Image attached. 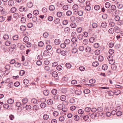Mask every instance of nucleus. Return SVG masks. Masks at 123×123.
<instances>
[{"mask_svg": "<svg viewBox=\"0 0 123 123\" xmlns=\"http://www.w3.org/2000/svg\"><path fill=\"white\" fill-rule=\"evenodd\" d=\"M14 4L13 1L11 0H10L8 2V4L9 6H13Z\"/></svg>", "mask_w": 123, "mask_h": 123, "instance_id": "0eeeda50", "label": "nucleus"}, {"mask_svg": "<svg viewBox=\"0 0 123 123\" xmlns=\"http://www.w3.org/2000/svg\"><path fill=\"white\" fill-rule=\"evenodd\" d=\"M111 68L113 70H115L117 69V66L116 65L113 64L111 65Z\"/></svg>", "mask_w": 123, "mask_h": 123, "instance_id": "7c9ffc66", "label": "nucleus"}, {"mask_svg": "<svg viewBox=\"0 0 123 123\" xmlns=\"http://www.w3.org/2000/svg\"><path fill=\"white\" fill-rule=\"evenodd\" d=\"M46 104L44 103H41L40 105L41 107L42 108H44L46 106Z\"/></svg>", "mask_w": 123, "mask_h": 123, "instance_id": "a19ab883", "label": "nucleus"}, {"mask_svg": "<svg viewBox=\"0 0 123 123\" xmlns=\"http://www.w3.org/2000/svg\"><path fill=\"white\" fill-rule=\"evenodd\" d=\"M71 27L72 28H75L76 27V24L74 22H72L70 24Z\"/></svg>", "mask_w": 123, "mask_h": 123, "instance_id": "f3484780", "label": "nucleus"}, {"mask_svg": "<svg viewBox=\"0 0 123 123\" xmlns=\"http://www.w3.org/2000/svg\"><path fill=\"white\" fill-rule=\"evenodd\" d=\"M19 10L21 12H22L23 11L26 12L28 11V10L27 8H25V7L23 6L20 7L19 9Z\"/></svg>", "mask_w": 123, "mask_h": 123, "instance_id": "7ed1b4c3", "label": "nucleus"}, {"mask_svg": "<svg viewBox=\"0 0 123 123\" xmlns=\"http://www.w3.org/2000/svg\"><path fill=\"white\" fill-rule=\"evenodd\" d=\"M123 22L122 20H119V21H117V24L119 25H123Z\"/></svg>", "mask_w": 123, "mask_h": 123, "instance_id": "e433bc0d", "label": "nucleus"}, {"mask_svg": "<svg viewBox=\"0 0 123 123\" xmlns=\"http://www.w3.org/2000/svg\"><path fill=\"white\" fill-rule=\"evenodd\" d=\"M9 38V36L6 34L4 35L3 36V38L5 40H7Z\"/></svg>", "mask_w": 123, "mask_h": 123, "instance_id": "6ab92c4d", "label": "nucleus"}, {"mask_svg": "<svg viewBox=\"0 0 123 123\" xmlns=\"http://www.w3.org/2000/svg\"><path fill=\"white\" fill-rule=\"evenodd\" d=\"M44 45L42 41H40L38 43V45L40 47H42Z\"/></svg>", "mask_w": 123, "mask_h": 123, "instance_id": "13d9d810", "label": "nucleus"}, {"mask_svg": "<svg viewBox=\"0 0 123 123\" xmlns=\"http://www.w3.org/2000/svg\"><path fill=\"white\" fill-rule=\"evenodd\" d=\"M98 60L100 62H102L103 60V57L102 56H99L98 58Z\"/></svg>", "mask_w": 123, "mask_h": 123, "instance_id": "de8ad7c7", "label": "nucleus"}, {"mask_svg": "<svg viewBox=\"0 0 123 123\" xmlns=\"http://www.w3.org/2000/svg\"><path fill=\"white\" fill-rule=\"evenodd\" d=\"M47 103L49 105H51L53 103V100L51 99L48 100L47 101Z\"/></svg>", "mask_w": 123, "mask_h": 123, "instance_id": "4be33fe9", "label": "nucleus"}, {"mask_svg": "<svg viewBox=\"0 0 123 123\" xmlns=\"http://www.w3.org/2000/svg\"><path fill=\"white\" fill-rule=\"evenodd\" d=\"M51 93L54 95H56L57 93V90L54 89L52 90Z\"/></svg>", "mask_w": 123, "mask_h": 123, "instance_id": "2f4dec72", "label": "nucleus"}, {"mask_svg": "<svg viewBox=\"0 0 123 123\" xmlns=\"http://www.w3.org/2000/svg\"><path fill=\"white\" fill-rule=\"evenodd\" d=\"M120 17L118 15H115V16L114 19L116 21H118L120 20Z\"/></svg>", "mask_w": 123, "mask_h": 123, "instance_id": "b1692460", "label": "nucleus"}, {"mask_svg": "<svg viewBox=\"0 0 123 123\" xmlns=\"http://www.w3.org/2000/svg\"><path fill=\"white\" fill-rule=\"evenodd\" d=\"M26 18L24 17H22L21 19V23H24L26 21Z\"/></svg>", "mask_w": 123, "mask_h": 123, "instance_id": "c9c22d12", "label": "nucleus"}, {"mask_svg": "<svg viewBox=\"0 0 123 123\" xmlns=\"http://www.w3.org/2000/svg\"><path fill=\"white\" fill-rule=\"evenodd\" d=\"M60 40L59 39H56L54 41V43L55 44L57 45H59L60 44Z\"/></svg>", "mask_w": 123, "mask_h": 123, "instance_id": "423d86ee", "label": "nucleus"}, {"mask_svg": "<svg viewBox=\"0 0 123 123\" xmlns=\"http://www.w3.org/2000/svg\"><path fill=\"white\" fill-rule=\"evenodd\" d=\"M29 38L28 37L25 36L23 39V41L25 43H27L29 41Z\"/></svg>", "mask_w": 123, "mask_h": 123, "instance_id": "4468645a", "label": "nucleus"}, {"mask_svg": "<svg viewBox=\"0 0 123 123\" xmlns=\"http://www.w3.org/2000/svg\"><path fill=\"white\" fill-rule=\"evenodd\" d=\"M49 9L50 11H54L55 9V7L53 5H51L49 6Z\"/></svg>", "mask_w": 123, "mask_h": 123, "instance_id": "a211bd4d", "label": "nucleus"}, {"mask_svg": "<svg viewBox=\"0 0 123 123\" xmlns=\"http://www.w3.org/2000/svg\"><path fill=\"white\" fill-rule=\"evenodd\" d=\"M15 66L17 68H19L21 66V64L19 62H16L15 64Z\"/></svg>", "mask_w": 123, "mask_h": 123, "instance_id": "69168bd1", "label": "nucleus"}, {"mask_svg": "<svg viewBox=\"0 0 123 123\" xmlns=\"http://www.w3.org/2000/svg\"><path fill=\"white\" fill-rule=\"evenodd\" d=\"M78 6L77 4L74 5L73 6V10H77L78 8Z\"/></svg>", "mask_w": 123, "mask_h": 123, "instance_id": "473e14b6", "label": "nucleus"}, {"mask_svg": "<svg viewBox=\"0 0 123 123\" xmlns=\"http://www.w3.org/2000/svg\"><path fill=\"white\" fill-rule=\"evenodd\" d=\"M111 10L113 11L115 10L116 9V6L114 5H112L111 6Z\"/></svg>", "mask_w": 123, "mask_h": 123, "instance_id": "680f3d73", "label": "nucleus"}, {"mask_svg": "<svg viewBox=\"0 0 123 123\" xmlns=\"http://www.w3.org/2000/svg\"><path fill=\"white\" fill-rule=\"evenodd\" d=\"M33 13L35 15H37L39 13V11L37 10H35L33 11Z\"/></svg>", "mask_w": 123, "mask_h": 123, "instance_id": "c03bdc74", "label": "nucleus"}, {"mask_svg": "<svg viewBox=\"0 0 123 123\" xmlns=\"http://www.w3.org/2000/svg\"><path fill=\"white\" fill-rule=\"evenodd\" d=\"M117 6L119 9H121L123 7V5L122 4L117 3Z\"/></svg>", "mask_w": 123, "mask_h": 123, "instance_id": "1a4fd4ad", "label": "nucleus"}, {"mask_svg": "<svg viewBox=\"0 0 123 123\" xmlns=\"http://www.w3.org/2000/svg\"><path fill=\"white\" fill-rule=\"evenodd\" d=\"M65 119L64 117L63 116H60L59 118V120L61 122L64 121Z\"/></svg>", "mask_w": 123, "mask_h": 123, "instance_id": "338daca9", "label": "nucleus"}, {"mask_svg": "<svg viewBox=\"0 0 123 123\" xmlns=\"http://www.w3.org/2000/svg\"><path fill=\"white\" fill-rule=\"evenodd\" d=\"M13 16L14 18L16 19H18L21 17V14L17 13L14 14Z\"/></svg>", "mask_w": 123, "mask_h": 123, "instance_id": "20e7f679", "label": "nucleus"}, {"mask_svg": "<svg viewBox=\"0 0 123 123\" xmlns=\"http://www.w3.org/2000/svg\"><path fill=\"white\" fill-rule=\"evenodd\" d=\"M66 99V96L64 95H62L60 99L61 100L64 101Z\"/></svg>", "mask_w": 123, "mask_h": 123, "instance_id": "5701e85b", "label": "nucleus"}, {"mask_svg": "<svg viewBox=\"0 0 123 123\" xmlns=\"http://www.w3.org/2000/svg\"><path fill=\"white\" fill-rule=\"evenodd\" d=\"M70 31V29L69 27H66L64 29V31L65 32H68Z\"/></svg>", "mask_w": 123, "mask_h": 123, "instance_id": "bf43d9fd", "label": "nucleus"}, {"mask_svg": "<svg viewBox=\"0 0 123 123\" xmlns=\"http://www.w3.org/2000/svg\"><path fill=\"white\" fill-rule=\"evenodd\" d=\"M17 10V9L15 7H13L11 8V12L12 13H14L16 12Z\"/></svg>", "mask_w": 123, "mask_h": 123, "instance_id": "c85d7f7f", "label": "nucleus"}, {"mask_svg": "<svg viewBox=\"0 0 123 123\" xmlns=\"http://www.w3.org/2000/svg\"><path fill=\"white\" fill-rule=\"evenodd\" d=\"M94 37H90L89 39V41L91 43H93L95 42V41L97 40V36L95 35Z\"/></svg>", "mask_w": 123, "mask_h": 123, "instance_id": "f03ea898", "label": "nucleus"}, {"mask_svg": "<svg viewBox=\"0 0 123 123\" xmlns=\"http://www.w3.org/2000/svg\"><path fill=\"white\" fill-rule=\"evenodd\" d=\"M33 5L32 2H30L28 3L27 5V6L29 8L33 6Z\"/></svg>", "mask_w": 123, "mask_h": 123, "instance_id": "79ce46f5", "label": "nucleus"}, {"mask_svg": "<svg viewBox=\"0 0 123 123\" xmlns=\"http://www.w3.org/2000/svg\"><path fill=\"white\" fill-rule=\"evenodd\" d=\"M88 43V41L87 39H84L83 41V43L84 44L86 45Z\"/></svg>", "mask_w": 123, "mask_h": 123, "instance_id": "09e8293b", "label": "nucleus"}, {"mask_svg": "<svg viewBox=\"0 0 123 123\" xmlns=\"http://www.w3.org/2000/svg\"><path fill=\"white\" fill-rule=\"evenodd\" d=\"M109 25L111 27H114L115 25V23L113 22H110L109 23Z\"/></svg>", "mask_w": 123, "mask_h": 123, "instance_id": "f704fd0d", "label": "nucleus"}, {"mask_svg": "<svg viewBox=\"0 0 123 123\" xmlns=\"http://www.w3.org/2000/svg\"><path fill=\"white\" fill-rule=\"evenodd\" d=\"M43 119L45 120H48L49 118V116L48 115L45 114L43 116Z\"/></svg>", "mask_w": 123, "mask_h": 123, "instance_id": "72a5a7b5", "label": "nucleus"}, {"mask_svg": "<svg viewBox=\"0 0 123 123\" xmlns=\"http://www.w3.org/2000/svg\"><path fill=\"white\" fill-rule=\"evenodd\" d=\"M5 44L6 46H9L11 44V42L9 41H7L5 42Z\"/></svg>", "mask_w": 123, "mask_h": 123, "instance_id": "5fc2aeb1", "label": "nucleus"}, {"mask_svg": "<svg viewBox=\"0 0 123 123\" xmlns=\"http://www.w3.org/2000/svg\"><path fill=\"white\" fill-rule=\"evenodd\" d=\"M111 4L109 2H106L105 4V6L107 8H109L110 7Z\"/></svg>", "mask_w": 123, "mask_h": 123, "instance_id": "a18cd8bd", "label": "nucleus"}, {"mask_svg": "<svg viewBox=\"0 0 123 123\" xmlns=\"http://www.w3.org/2000/svg\"><path fill=\"white\" fill-rule=\"evenodd\" d=\"M77 37L79 40H82L83 37V36L81 34L78 35Z\"/></svg>", "mask_w": 123, "mask_h": 123, "instance_id": "37998d69", "label": "nucleus"}, {"mask_svg": "<svg viewBox=\"0 0 123 123\" xmlns=\"http://www.w3.org/2000/svg\"><path fill=\"white\" fill-rule=\"evenodd\" d=\"M81 91L78 90L75 91V94L77 95H80L81 94Z\"/></svg>", "mask_w": 123, "mask_h": 123, "instance_id": "dca6fc26", "label": "nucleus"}, {"mask_svg": "<svg viewBox=\"0 0 123 123\" xmlns=\"http://www.w3.org/2000/svg\"><path fill=\"white\" fill-rule=\"evenodd\" d=\"M71 41L73 42L72 44L71 45V47L73 48L76 47L77 43L78 42L77 38L75 37H73L71 39Z\"/></svg>", "mask_w": 123, "mask_h": 123, "instance_id": "f257e3e1", "label": "nucleus"}, {"mask_svg": "<svg viewBox=\"0 0 123 123\" xmlns=\"http://www.w3.org/2000/svg\"><path fill=\"white\" fill-rule=\"evenodd\" d=\"M62 67L61 66L59 65L56 67V69L58 71H60L62 69Z\"/></svg>", "mask_w": 123, "mask_h": 123, "instance_id": "603ef678", "label": "nucleus"}, {"mask_svg": "<svg viewBox=\"0 0 123 123\" xmlns=\"http://www.w3.org/2000/svg\"><path fill=\"white\" fill-rule=\"evenodd\" d=\"M72 12L71 11L68 10L67 11L66 13V14L67 16H69L72 14Z\"/></svg>", "mask_w": 123, "mask_h": 123, "instance_id": "6e6d98bb", "label": "nucleus"}, {"mask_svg": "<svg viewBox=\"0 0 123 123\" xmlns=\"http://www.w3.org/2000/svg\"><path fill=\"white\" fill-rule=\"evenodd\" d=\"M33 108L34 110L36 111H37L39 109V107L38 106L36 105H34Z\"/></svg>", "mask_w": 123, "mask_h": 123, "instance_id": "cd10ccee", "label": "nucleus"}, {"mask_svg": "<svg viewBox=\"0 0 123 123\" xmlns=\"http://www.w3.org/2000/svg\"><path fill=\"white\" fill-rule=\"evenodd\" d=\"M85 50L86 52H90L91 50V49L90 47L87 46L86 47Z\"/></svg>", "mask_w": 123, "mask_h": 123, "instance_id": "bb28decb", "label": "nucleus"}, {"mask_svg": "<svg viewBox=\"0 0 123 123\" xmlns=\"http://www.w3.org/2000/svg\"><path fill=\"white\" fill-rule=\"evenodd\" d=\"M100 6L98 5H96L94 6V8L95 10L98 11L100 9Z\"/></svg>", "mask_w": 123, "mask_h": 123, "instance_id": "ddd939ff", "label": "nucleus"}, {"mask_svg": "<svg viewBox=\"0 0 123 123\" xmlns=\"http://www.w3.org/2000/svg\"><path fill=\"white\" fill-rule=\"evenodd\" d=\"M62 12H57V15L58 17H60L62 16Z\"/></svg>", "mask_w": 123, "mask_h": 123, "instance_id": "e2e57ef3", "label": "nucleus"}, {"mask_svg": "<svg viewBox=\"0 0 123 123\" xmlns=\"http://www.w3.org/2000/svg\"><path fill=\"white\" fill-rule=\"evenodd\" d=\"M75 20L78 22L83 21L82 18H81L80 17H77L76 18Z\"/></svg>", "mask_w": 123, "mask_h": 123, "instance_id": "393cba45", "label": "nucleus"}, {"mask_svg": "<svg viewBox=\"0 0 123 123\" xmlns=\"http://www.w3.org/2000/svg\"><path fill=\"white\" fill-rule=\"evenodd\" d=\"M90 92V90L87 89H85L84 91V93L86 94H88Z\"/></svg>", "mask_w": 123, "mask_h": 123, "instance_id": "ea45409f", "label": "nucleus"}, {"mask_svg": "<svg viewBox=\"0 0 123 123\" xmlns=\"http://www.w3.org/2000/svg\"><path fill=\"white\" fill-rule=\"evenodd\" d=\"M54 22L56 24H59L60 22V19L59 18H55L54 20Z\"/></svg>", "mask_w": 123, "mask_h": 123, "instance_id": "9b49d317", "label": "nucleus"}, {"mask_svg": "<svg viewBox=\"0 0 123 123\" xmlns=\"http://www.w3.org/2000/svg\"><path fill=\"white\" fill-rule=\"evenodd\" d=\"M108 32L110 34H112L114 33V30L113 28H111L109 30Z\"/></svg>", "mask_w": 123, "mask_h": 123, "instance_id": "412c9836", "label": "nucleus"}, {"mask_svg": "<svg viewBox=\"0 0 123 123\" xmlns=\"http://www.w3.org/2000/svg\"><path fill=\"white\" fill-rule=\"evenodd\" d=\"M52 75L53 77H55L57 76L58 74L56 72L54 71L52 73Z\"/></svg>", "mask_w": 123, "mask_h": 123, "instance_id": "aec40b11", "label": "nucleus"}, {"mask_svg": "<svg viewBox=\"0 0 123 123\" xmlns=\"http://www.w3.org/2000/svg\"><path fill=\"white\" fill-rule=\"evenodd\" d=\"M48 51L45 50L44 51L43 53V55L44 56H47L49 55Z\"/></svg>", "mask_w": 123, "mask_h": 123, "instance_id": "052dcab7", "label": "nucleus"}, {"mask_svg": "<svg viewBox=\"0 0 123 123\" xmlns=\"http://www.w3.org/2000/svg\"><path fill=\"white\" fill-rule=\"evenodd\" d=\"M18 38V36L17 35H15L13 36V39L14 40H17Z\"/></svg>", "mask_w": 123, "mask_h": 123, "instance_id": "4c0bfd02", "label": "nucleus"}, {"mask_svg": "<svg viewBox=\"0 0 123 123\" xmlns=\"http://www.w3.org/2000/svg\"><path fill=\"white\" fill-rule=\"evenodd\" d=\"M66 66L67 68H70L71 67V65L69 63H67L66 64Z\"/></svg>", "mask_w": 123, "mask_h": 123, "instance_id": "4d7b16f0", "label": "nucleus"}, {"mask_svg": "<svg viewBox=\"0 0 123 123\" xmlns=\"http://www.w3.org/2000/svg\"><path fill=\"white\" fill-rule=\"evenodd\" d=\"M26 29V27L25 25H22L20 26V30L22 31H23L25 30Z\"/></svg>", "mask_w": 123, "mask_h": 123, "instance_id": "2eb2a0df", "label": "nucleus"}, {"mask_svg": "<svg viewBox=\"0 0 123 123\" xmlns=\"http://www.w3.org/2000/svg\"><path fill=\"white\" fill-rule=\"evenodd\" d=\"M43 94L45 96H47L49 94V92L47 90H44L43 91Z\"/></svg>", "mask_w": 123, "mask_h": 123, "instance_id": "9d476101", "label": "nucleus"}, {"mask_svg": "<svg viewBox=\"0 0 123 123\" xmlns=\"http://www.w3.org/2000/svg\"><path fill=\"white\" fill-rule=\"evenodd\" d=\"M29 82V80H28L27 79H25L23 80V82L24 83L25 85L27 84Z\"/></svg>", "mask_w": 123, "mask_h": 123, "instance_id": "58836bf2", "label": "nucleus"}, {"mask_svg": "<svg viewBox=\"0 0 123 123\" xmlns=\"http://www.w3.org/2000/svg\"><path fill=\"white\" fill-rule=\"evenodd\" d=\"M70 42V40L67 39H66L64 41V43L66 44H68Z\"/></svg>", "mask_w": 123, "mask_h": 123, "instance_id": "0e129e2a", "label": "nucleus"}, {"mask_svg": "<svg viewBox=\"0 0 123 123\" xmlns=\"http://www.w3.org/2000/svg\"><path fill=\"white\" fill-rule=\"evenodd\" d=\"M98 62H95L92 63L93 66L95 67L98 66Z\"/></svg>", "mask_w": 123, "mask_h": 123, "instance_id": "49530a36", "label": "nucleus"}, {"mask_svg": "<svg viewBox=\"0 0 123 123\" xmlns=\"http://www.w3.org/2000/svg\"><path fill=\"white\" fill-rule=\"evenodd\" d=\"M31 102L33 104H36L37 102V100L35 98H33L31 100Z\"/></svg>", "mask_w": 123, "mask_h": 123, "instance_id": "8fccbe9b", "label": "nucleus"}, {"mask_svg": "<svg viewBox=\"0 0 123 123\" xmlns=\"http://www.w3.org/2000/svg\"><path fill=\"white\" fill-rule=\"evenodd\" d=\"M113 93L116 95H118L120 93V91L119 90H116L114 91Z\"/></svg>", "mask_w": 123, "mask_h": 123, "instance_id": "f8f14e48", "label": "nucleus"}, {"mask_svg": "<svg viewBox=\"0 0 123 123\" xmlns=\"http://www.w3.org/2000/svg\"><path fill=\"white\" fill-rule=\"evenodd\" d=\"M7 102L9 104H11L13 103L14 100L12 98H10L8 100Z\"/></svg>", "mask_w": 123, "mask_h": 123, "instance_id": "a878e982", "label": "nucleus"}, {"mask_svg": "<svg viewBox=\"0 0 123 123\" xmlns=\"http://www.w3.org/2000/svg\"><path fill=\"white\" fill-rule=\"evenodd\" d=\"M100 50L98 49L96 50L95 52V54L97 55H99L100 54Z\"/></svg>", "mask_w": 123, "mask_h": 123, "instance_id": "864d4df0", "label": "nucleus"}, {"mask_svg": "<svg viewBox=\"0 0 123 123\" xmlns=\"http://www.w3.org/2000/svg\"><path fill=\"white\" fill-rule=\"evenodd\" d=\"M108 68V66L107 65L105 64L103 65L102 67V69L104 70H106Z\"/></svg>", "mask_w": 123, "mask_h": 123, "instance_id": "c756f323", "label": "nucleus"}, {"mask_svg": "<svg viewBox=\"0 0 123 123\" xmlns=\"http://www.w3.org/2000/svg\"><path fill=\"white\" fill-rule=\"evenodd\" d=\"M107 24L105 22H102L101 24V26L103 28H105L107 26Z\"/></svg>", "mask_w": 123, "mask_h": 123, "instance_id": "6e6552de", "label": "nucleus"}, {"mask_svg": "<svg viewBox=\"0 0 123 123\" xmlns=\"http://www.w3.org/2000/svg\"><path fill=\"white\" fill-rule=\"evenodd\" d=\"M51 46L49 45H47L46 47V49L47 51H48L51 49Z\"/></svg>", "mask_w": 123, "mask_h": 123, "instance_id": "3c124183", "label": "nucleus"}, {"mask_svg": "<svg viewBox=\"0 0 123 123\" xmlns=\"http://www.w3.org/2000/svg\"><path fill=\"white\" fill-rule=\"evenodd\" d=\"M25 107L26 109L27 110H29L31 108V106L30 105H26L25 106Z\"/></svg>", "mask_w": 123, "mask_h": 123, "instance_id": "774afa93", "label": "nucleus"}, {"mask_svg": "<svg viewBox=\"0 0 123 123\" xmlns=\"http://www.w3.org/2000/svg\"><path fill=\"white\" fill-rule=\"evenodd\" d=\"M115 32L117 33H119L120 31V29L117 26H115L114 28Z\"/></svg>", "mask_w": 123, "mask_h": 123, "instance_id": "39448f33", "label": "nucleus"}]
</instances>
